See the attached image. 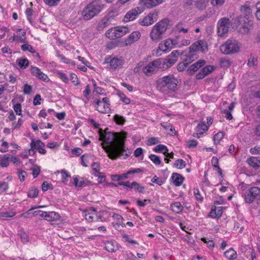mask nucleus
I'll use <instances>...</instances> for the list:
<instances>
[{
	"mask_svg": "<svg viewBox=\"0 0 260 260\" xmlns=\"http://www.w3.org/2000/svg\"><path fill=\"white\" fill-rule=\"evenodd\" d=\"M11 155L6 154L4 155L0 161V166L1 167H7L9 165V160H10V157Z\"/></svg>",
	"mask_w": 260,
	"mask_h": 260,
	"instance_id": "obj_33",
	"label": "nucleus"
},
{
	"mask_svg": "<svg viewBox=\"0 0 260 260\" xmlns=\"http://www.w3.org/2000/svg\"><path fill=\"white\" fill-rule=\"evenodd\" d=\"M184 179V178L180 174L177 173H173L171 176V180L176 186H180L182 184Z\"/></svg>",
	"mask_w": 260,
	"mask_h": 260,
	"instance_id": "obj_25",
	"label": "nucleus"
},
{
	"mask_svg": "<svg viewBox=\"0 0 260 260\" xmlns=\"http://www.w3.org/2000/svg\"><path fill=\"white\" fill-rule=\"evenodd\" d=\"M105 7L102 0H94L88 4L81 12L85 20H89L97 16Z\"/></svg>",
	"mask_w": 260,
	"mask_h": 260,
	"instance_id": "obj_3",
	"label": "nucleus"
},
{
	"mask_svg": "<svg viewBox=\"0 0 260 260\" xmlns=\"http://www.w3.org/2000/svg\"><path fill=\"white\" fill-rule=\"evenodd\" d=\"M134 188L136 190H137L139 193H144L145 192V187L142 186L141 184L136 182L135 184Z\"/></svg>",
	"mask_w": 260,
	"mask_h": 260,
	"instance_id": "obj_52",
	"label": "nucleus"
},
{
	"mask_svg": "<svg viewBox=\"0 0 260 260\" xmlns=\"http://www.w3.org/2000/svg\"><path fill=\"white\" fill-rule=\"evenodd\" d=\"M188 49V53L184 55V53H182L181 55L184 57L182 59H184L189 64L197 58L196 51H201L202 52H205L208 51V45L205 41L199 40L192 44Z\"/></svg>",
	"mask_w": 260,
	"mask_h": 260,
	"instance_id": "obj_4",
	"label": "nucleus"
},
{
	"mask_svg": "<svg viewBox=\"0 0 260 260\" xmlns=\"http://www.w3.org/2000/svg\"><path fill=\"white\" fill-rule=\"evenodd\" d=\"M91 168L93 171H94V174H101L102 173L100 172V166L98 162H93L91 165Z\"/></svg>",
	"mask_w": 260,
	"mask_h": 260,
	"instance_id": "obj_55",
	"label": "nucleus"
},
{
	"mask_svg": "<svg viewBox=\"0 0 260 260\" xmlns=\"http://www.w3.org/2000/svg\"><path fill=\"white\" fill-rule=\"evenodd\" d=\"M105 35L111 40L119 38V34L118 32L117 27L108 29L106 31Z\"/></svg>",
	"mask_w": 260,
	"mask_h": 260,
	"instance_id": "obj_27",
	"label": "nucleus"
},
{
	"mask_svg": "<svg viewBox=\"0 0 260 260\" xmlns=\"http://www.w3.org/2000/svg\"><path fill=\"white\" fill-rule=\"evenodd\" d=\"M172 210L173 212L179 213L182 212L183 207L180 202H175L171 206Z\"/></svg>",
	"mask_w": 260,
	"mask_h": 260,
	"instance_id": "obj_34",
	"label": "nucleus"
},
{
	"mask_svg": "<svg viewBox=\"0 0 260 260\" xmlns=\"http://www.w3.org/2000/svg\"><path fill=\"white\" fill-rule=\"evenodd\" d=\"M178 83L177 78L173 74H169L156 81V88L162 93L169 94L177 90Z\"/></svg>",
	"mask_w": 260,
	"mask_h": 260,
	"instance_id": "obj_2",
	"label": "nucleus"
},
{
	"mask_svg": "<svg viewBox=\"0 0 260 260\" xmlns=\"http://www.w3.org/2000/svg\"><path fill=\"white\" fill-rule=\"evenodd\" d=\"M259 194L260 188L252 187L246 191L245 194V201L246 203H251Z\"/></svg>",
	"mask_w": 260,
	"mask_h": 260,
	"instance_id": "obj_7",
	"label": "nucleus"
},
{
	"mask_svg": "<svg viewBox=\"0 0 260 260\" xmlns=\"http://www.w3.org/2000/svg\"><path fill=\"white\" fill-rule=\"evenodd\" d=\"M158 68L155 60L150 62L146 66L144 67L142 71L147 76H151L158 71Z\"/></svg>",
	"mask_w": 260,
	"mask_h": 260,
	"instance_id": "obj_12",
	"label": "nucleus"
},
{
	"mask_svg": "<svg viewBox=\"0 0 260 260\" xmlns=\"http://www.w3.org/2000/svg\"><path fill=\"white\" fill-rule=\"evenodd\" d=\"M142 170L139 168L134 169L127 171L126 173L121 175H114L111 176V179L113 181H119L121 180L127 179L128 175L135 173L142 172Z\"/></svg>",
	"mask_w": 260,
	"mask_h": 260,
	"instance_id": "obj_14",
	"label": "nucleus"
},
{
	"mask_svg": "<svg viewBox=\"0 0 260 260\" xmlns=\"http://www.w3.org/2000/svg\"><path fill=\"white\" fill-rule=\"evenodd\" d=\"M206 63V61L203 59H200L194 63L191 64L187 70V73L189 75H192L196 72H197L200 68L203 67Z\"/></svg>",
	"mask_w": 260,
	"mask_h": 260,
	"instance_id": "obj_18",
	"label": "nucleus"
},
{
	"mask_svg": "<svg viewBox=\"0 0 260 260\" xmlns=\"http://www.w3.org/2000/svg\"><path fill=\"white\" fill-rule=\"evenodd\" d=\"M124 62V60L122 57H114L111 58V56L106 57L104 63H109L110 69L116 70L119 67H121Z\"/></svg>",
	"mask_w": 260,
	"mask_h": 260,
	"instance_id": "obj_8",
	"label": "nucleus"
},
{
	"mask_svg": "<svg viewBox=\"0 0 260 260\" xmlns=\"http://www.w3.org/2000/svg\"><path fill=\"white\" fill-rule=\"evenodd\" d=\"M15 215V212L13 211L10 212H2L0 213V217L2 218H11Z\"/></svg>",
	"mask_w": 260,
	"mask_h": 260,
	"instance_id": "obj_45",
	"label": "nucleus"
},
{
	"mask_svg": "<svg viewBox=\"0 0 260 260\" xmlns=\"http://www.w3.org/2000/svg\"><path fill=\"white\" fill-rule=\"evenodd\" d=\"M32 91V86L27 84H25L23 87V92L25 94H29Z\"/></svg>",
	"mask_w": 260,
	"mask_h": 260,
	"instance_id": "obj_59",
	"label": "nucleus"
},
{
	"mask_svg": "<svg viewBox=\"0 0 260 260\" xmlns=\"http://www.w3.org/2000/svg\"><path fill=\"white\" fill-rule=\"evenodd\" d=\"M224 136L223 132H219L217 134H215L213 137L214 143L215 145H217L219 143L220 141L222 139Z\"/></svg>",
	"mask_w": 260,
	"mask_h": 260,
	"instance_id": "obj_37",
	"label": "nucleus"
},
{
	"mask_svg": "<svg viewBox=\"0 0 260 260\" xmlns=\"http://www.w3.org/2000/svg\"><path fill=\"white\" fill-rule=\"evenodd\" d=\"M115 12L114 10L111 11L107 16H105L97 25V29L99 31L103 30L105 27L109 26L111 21L115 17Z\"/></svg>",
	"mask_w": 260,
	"mask_h": 260,
	"instance_id": "obj_10",
	"label": "nucleus"
},
{
	"mask_svg": "<svg viewBox=\"0 0 260 260\" xmlns=\"http://www.w3.org/2000/svg\"><path fill=\"white\" fill-rule=\"evenodd\" d=\"M183 25V23L180 22L176 25V28L179 32L183 31L184 33H187L188 31V29L183 28L182 26Z\"/></svg>",
	"mask_w": 260,
	"mask_h": 260,
	"instance_id": "obj_50",
	"label": "nucleus"
},
{
	"mask_svg": "<svg viewBox=\"0 0 260 260\" xmlns=\"http://www.w3.org/2000/svg\"><path fill=\"white\" fill-rule=\"evenodd\" d=\"M208 129V126L205 123H199L195 129L196 133H194L193 136L199 138L203 134L204 132Z\"/></svg>",
	"mask_w": 260,
	"mask_h": 260,
	"instance_id": "obj_22",
	"label": "nucleus"
},
{
	"mask_svg": "<svg viewBox=\"0 0 260 260\" xmlns=\"http://www.w3.org/2000/svg\"><path fill=\"white\" fill-rule=\"evenodd\" d=\"M162 2V0H140L139 5L140 7L145 9H149L155 7Z\"/></svg>",
	"mask_w": 260,
	"mask_h": 260,
	"instance_id": "obj_15",
	"label": "nucleus"
},
{
	"mask_svg": "<svg viewBox=\"0 0 260 260\" xmlns=\"http://www.w3.org/2000/svg\"><path fill=\"white\" fill-rule=\"evenodd\" d=\"M141 37V33L138 31H135L132 32L127 38H126L124 43L126 46L130 45L132 44L137 41Z\"/></svg>",
	"mask_w": 260,
	"mask_h": 260,
	"instance_id": "obj_20",
	"label": "nucleus"
},
{
	"mask_svg": "<svg viewBox=\"0 0 260 260\" xmlns=\"http://www.w3.org/2000/svg\"><path fill=\"white\" fill-rule=\"evenodd\" d=\"M154 150L155 152H162L164 154L168 153V151L167 146L162 144H159L155 146L154 148Z\"/></svg>",
	"mask_w": 260,
	"mask_h": 260,
	"instance_id": "obj_39",
	"label": "nucleus"
},
{
	"mask_svg": "<svg viewBox=\"0 0 260 260\" xmlns=\"http://www.w3.org/2000/svg\"><path fill=\"white\" fill-rule=\"evenodd\" d=\"M248 165L254 168H257L259 167V157H251L248 158L247 160Z\"/></svg>",
	"mask_w": 260,
	"mask_h": 260,
	"instance_id": "obj_30",
	"label": "nucleus"
},
{
	"mask_svg": "<svg viewBox=\"0 0 260 260\" xmlns=\"http://www.w3.org/2000/svg\"><path fill=\"white\" fill-rule=\"evenodd\" d=\"M230 25V19L223 17L221 18L218 22L217 25L218 34L219 36H222L228 32Z\"/></svg>",
	"mask_w": 260,
	"mask_h": 260,
	"instance_id": "obj_9",
	"label": "nucleus"
},
{
	"mask_svg": "<svg viewBox=\"0 0 260 260\" xmlns=\"http://www.w3.org/2000/svg\"><path fill=\"white\" fill-rule=\"evenodd\" d=\"M257 64V59L256 57L250 56L248 59L247 65L249 67H254Z\"/></svg>",
	"mask_w": 260,
	"mask_h": 260,
	"instance_id": "obj_43",
	"label": "nucleus"
},
{
	"mask_svg": "<svg viewBox=\"0 0 260 260\" xmlns=\"http://www.w3.org/2000/svg\"><path fill=\"white\" fill-rule=\"evenodd\" d=\"M113 120L117 125H123L126 121L125 119L123 116L118 114H115L114 116Z\"/></svg>",
	"mask_w": 260,
	"mask_h": 260,
	"instance_id": "obj_35",
	"label": "nucleus"
},
{
	"mask_svg": "<svg viewBox=\"0 0 260 260\" xmlns=\"http://www.w3.org/2000/svg\"><path fill=\"white\" fill-rule=\"evenodd\" d=\"M117 29L118 34H119V38L122 37L123 36L129 32L128 27L126 26H117Z\"/></svg>",
	"mask_w": 260,
	"mask_h": 260,
	"instance_id": "obj_36",
	"label": "nucleus"
},
{
	"mask_svg": "<svg viewBox=\"0 0 260 260\" xmlns=\"http://www.w3.org/2000/svg\"><path fill=\"white\" fill-rule=\"evenodd\" d=\"M158 70H165L169 68V66L166 58H158L155 60Z\"/></svg>",
	"mask_w": 260,
	"mask_h": 260,
	"instance_id": "obj_28",
	"label": "nucleus"
},
{
	"mask_svg": "<svg viewBox=\"0 0 260 260\" xmlns=\"http://www.w3.org/2000/svg\"><path fill=\"white\" fill-rule=\"evenodd\" d=\"M13 108L16 114L18 115H21V105L20 103H17L16 104L14 105Z\"/></svg>",
	"mask_w": 260,
	"mask_h": 260,
	"instance_id": "obj_58",
	"label": "nucleus"
},
{
	"mask_svg": "<svg viewBox=\"0 0 260 260\" xmlns=\"http://www.w3.org/2000/svg\"><path fill=\"white\" fill-rule=\"evenodd\" d=\"M144 11V8L137 7L129 11L125 15L123 18L124 22H128L134 20L136 17Z\"/></svg>",
	"mask_w": 260,
	"mask_h": 260,
	"instance_id": "obj_11",
	"label": "nucleus"
},
{
	"mask_svg": "<svg viewBox=\"0 0 260 260\" xmlns=\"http://www.w3.org/2000/svg\"><path fill=\"white\" fill-rule=\"evenodd\" d=\"M223 207H212L210 216L212 218H219L223 213Z\"/></svg>",
	"mask_w": 260,
	"mask_h": 260,
	"instance_id": "obj_26",
	"label": "nucleus"
},
{
	"mask_svg": "<svg viewBox=\"0 0 260 260\" xmlns=\"http://www.w3.org/2000/svg\"><path fill=\"white\" fill-rule=\"evenodd\" d=\"M60 173L61 174L62 182L63 183L67 182V181H68L67 178L68 177H70V175H69V173L64 170H62L60 171Z\"/></svg>",
	"mask_w": 260,
	"mask_h": 260,
	"instance_id": "obj_51",
	"label": "nucleus"
},
{
	"mask_svg": "<svg viewBox=\"0 0 260 260\" xmlns=\"http://www.w3.org/2000/svg\"><path fill=\"white\" fill-rule=\"evenodd\" d=\"M168 20L165 19L153 26L150 32V37L152 41L158 42L162 39V36L168 28Z\"/></svg>",
	"mask_w": 260,
	"mask_h": 260,
	"instance_id": "obj_5",
	"label": "nucleus"
},
{
	"mask_svg": "<svg viewBox=\"0 0 260 260\" xmlns=\"http://www.w3.org/2000/svg\"><path fill=\"white\" fill-rule=\"evenodd\" d=\"M91 81L93 84L94 90V91L98 93L102 94L103 93L104 89L97 86L96 82L94 79H92Z\"/></svg>",
	"mask_w": 260,
	"mask_h": 260,
	"instance_id": "obj_49",
	"label": "nucleus"
},
{
	"mask_svg": "<svg viewBox=\"0 0 260 260\" xmlns=\"http://www.w3.org/2000/svg\"><path fill=\"white\" fill-rule=\"evenodd\" d=\"M173 46V42L172 39H167L164 43L159 44L158 50L164 52H167L170 50Z\"/></svg>",
	"mask_w": 260,
	"mask_h": 260,
	"instance_id": "obj_21",
	"label": "nucleus"
},
{
	"mask_svg": "<svg viewBox=\"0 0 260 260\" xmlns=\"http://www.w3.org/2000/svg\"><path fill=\"white\" fill-rule=\"evenodd\" d=\"M42 189L43 191H46L49 189H52V185L47 181H44L42 185Z\"/></svg>",
	"mask_w": 260,
	"mask_h": 260,
	"instance_id": "obj_57",
	"label": "nucleus"
},
{
	"mask_svg": "<svg viewBox=\"0 0 260 260\" xmlns=\"http://www.w3.org/2000/svg\"><path fill=\"white\" fill-rule=\"evenodd\" d=\"M21 48L23 51H28L31 53H36V50L33 48L32 46L27 44H23L21 46Z\"/></svg>",
	"mask_w": 260,
	"mask_h": 260,
	"instance_id": "obj_42",
	"label": "nucleus"
},
{
	"mask_svg": "<svg viewBox=\"0 0 260 260\" xmlns=\"http://www.w3.org/2000/svg\"><path fill=\"white\" fill-rule=\"evenodd\" d=\"M224 256L229 260H234L237 257L236 252L232 248L226 250L224 253Z\"/></svg>",
	"mask_w": 260,
	"mask_h": 260,
	"instance_id": "obj_31",
	"label": "nucleus"
},
{
	"mask_svg": "<svg viewBox=\"0 0 260 260\" xmlns=\"http://www.w3.org/2000/svg\"><path fill=\"white\" fill-rule=\"evenodd\" d=\"M256 11L255 15L257 19L260 20V2H257L256 4Z\"/></svg>",
	"mask_w": 260,
	"mask_h": 260,
	"instance_id": "obj_64",
	"label": "nucleus"
},
{
	"mask_svg": "<svg viewBox=\"0 0 260 260\" xmlns=\"http://www.w3.org/2000/svg\"><path fill=\"white\" fill-rule=\"evenodd\" d=\"M17 31H20L22 37L18 36L17 35H14L13 36H12L10 39V41H19L21 43H25L26 42L25 35H26V31L21 28H18L17 29Z\"/></svg>",
	"mask_w": 260,
	"mask_h": 260,
	"instance_id": "obj_24",
	"label": "nucleus"
},
{
	"mask_svg": "<svg viewBox=\"0 0 260 260\" xmlns=\"http://www.w3.org/2000/svg\"><path fill=\"white\" fill-rule=\"evenodd\" d=\"M16 63L22 69H26L29 65V61L27 58H18L16 60Z\"/></svg>",
	"mask_w": 260,
	"mask_h": 260,
	"instance_id": "obj_32",
	"label": "nucleus"
},
{
	"mask_svg": "<svg viewBox=\"0 0 260 260\" xmlns=\"http://www.w3.org/2000/svg\"><path fill=\"white\" fill-rule=\"evenodd\" d=\"M47 212L43 211L41 210L35 211L32 213V214L35 216H39L41 218H43L46 220Z\"/></svg>",
	"mask_w": 260,
	"mask_h": 260,
	"instance_id": "obj_46",
	"label": "nucleus"
},
{
	"mask_svg": "<svg viewBox=\"0 0 260 260\" xmlns=\"http://www.w3.org/2000/svg\"><path fill=\"white\" fill-rule=\"evenodd\" d=\"M8 184L6 182L0 183V193L6 191L8 188Z\"/></svg>",
	"mask_w": 260,
	"mask_h": 260,
	"instance_id": "obj_63",
	"label": "nucleus"
},
{
	"mask_svg": "<svg viewBox=\"0 0 260 260\" xmlns=\"http://www.w3.org/2000/svg\"><path fill=\"white\" fill-rule=\"evenodd\" d=\"M39 193V190L37 188H32L31 189L29 190L27 192V196L29 198H34L38 196Z\"/></svg>",
	"mask_w": 260,
	"mask_h": 260,
	"instance_id": "obj_41",
	"label": "nucleus"
},
{
	"mask_svg": "<svg viewBox=\"0 0 260 260\" xmlns=\"http://www.w3.org/2000/svg\"><path fill=\"white\" fill-rule=\"evenodd\" d=\"M212 6L215 7H220L223 5L225 0H210Z\"/></svg>",
	"mask_w": 260,
	"mask_h": 260,
	"instance_id": "obj_53",
	"label": "nucleus"
},
{
	"mask_svg": "<svg viewBox=\"0 0 260 260\" xmlns=\"http://www.w3.org/2000/svg\"><path fill=\"white\" fill-rule=\"evenodd\" d=\"M194 194L196 199L200 202H202L203 197L200 194V191L198 189H194Z\"/></svg>",
	"mask_w": 260,
	"mask_h": 260,
	"instance_id": "obj_61",
	"label": "nucleus"
},
{
	"mask_svg": "<svg viewBox=\"0 0 260 260\" xmlns=\"http://www.w3.org/2000/svg\"><path fill=\"white\" fill-rule=\"evenodd\" d=\"M215 69L213 66L208 65L203 68L201 71L196 75V79L197 80L202 79L210 73H212Z\"/></svg>",
	"mask_w": 260,
	"mask_h": 260,
	"instance_id": "obj_16",
	"label": "nucleus"
},
{
	"mask_svg": "<svg viewBox=\"0 0 260 260\" xmlns=\"http://www.w3.org/2000/svg\"><path fill=\"white\" fill-rule=\"evenodd\" d=\"M149 158L156 165H160L161 163L160 158L157 155L154 154H150L149 156Z\"/></svg>",
	"mask_w": 260,
	"mask_h": 260,
	"instance_id": "obj_44",
	"label": "nucleus"
},
{
	"mask_svg": "<svg viewBox=\"0 0 260 260\" xmlns=\"http://www.w3.org/2000/svg\"><path fill=\"white\" fill-rule=\"evenodd\" d=\"M60 218V216L56 212H47L46 220L49 221H53L59 220Z\"/></svg>",
	"mask_w": 260,
	"mask_h": 260,
	"instance_id": "obj_29",
	"label": "nucleus"
},
{
	"mask_svg": "<svg viewBox=\"0 0 260 260\" xmlns=\"http://www.w3.org/2000/svg\"><path fill=\"white\" fill-rule=\"evenodd\" d=\"M198 145V142L196 140H190L187 142V147L189 148H194Z\"/></svg>",
	"mask_w": 260,
	"mask_h": 260,
	"instance_id": "obj_60",
	"label": "nucleus"
},
{
	"mask_svg": "<svg viewBox=\"0 0 260 260\" xmlns=\"http://www.w3.org/2000/svg\"><path fill=\"white\" fill-rule=\"evenodd\" d=\"M188 65L187 62L185 61L184 59H183L182 62H180L177 67V70L179 72H182L185 69V68Z\"/></svg>",
	"mask_w": 260,
	"mask_h": 260,
	"instance_id": "obj_48",
	"label": "nucleus"
},
{
	"mask_svg": "<svg viewBox=\"0 0 260 260\" xmlns=\"http://www.w3.org/2000/svg\"><path fill=\"white\" fill-rule=\"evenodd\" d=\"M30 70L32 75L38 79L45 82H48L49 81V78L48 76L43 73L39 68L31 66Z\"/></svg>",
	"mask_w": 260,
	"mask_h": 260,
	"instance_id": "obj_13",
	"label": "nucleus"
},
{
	"mask_svg": "<svg viewBox=\"0 0 260 260\" xmlns=\"http://www.w3.org/2000/svg\"><path fill=\"white\" fill-rule=\"evenodd\" d=\"M57 75H58V77L63 82H64L65 83H68V82H69L68 78V77L67 76V75L64 73H63L62 72H58L57 73Z\"/></svg>",
	"mask_w": 260,
	"mask_h": 260,
	"instance_id": "obj_54",
	"label": "nucleus"
},
{
	"mask_svg": "<svg viewBox=\"0 0 260 260\" xmlns=\"http://www.w3.org/2000/svg\"><path fill=\"white\" fill-rule=\"evenodd\" d=\"M99 140L109 144L103 148L110 159L115 160L121 156H124L125 158L130 155L125 146V137L118 133L104 132L102 128L99 130Z\"/></svg>",
	"mask_w": 260,
	"mask_h": 260,
	"instance_id": "obj_1",
	"label": "nucleus"
},
{
	"mask_svg": "<svg viewBox=\"0 0 260 260\" xmlns=\"http://www.w3.org/2000/svg\"><path fill=\"white\" fill-rule=\"evenodd\" d=\"M118 95L121 101L124 103L125 104H128L131 102V100L129 98H127L125 95L121 92L118 93Z\"/></svg>",
	"mask_w": 260,
	"mask_h": 260,
	"instance_id": "obj_47",
	"label": "nucleus"
},
{
	"mask_svg": "<svg viewBox=\"0 0 260 260\" xmlns=\"http://www.w3.org/2000/svg\"><path fill=\"white\" fill-rule=\"evenodd\" d=\"M18 235L20 236L21 241L23 243H26V242H28V237L25 233L21 232L19 233L18 234Z\"/></svg>",
	"mask_w": 260,
	"mask_h": 260,
	"instance_id": "obj_62",
	"label": "nucleus"
},
{
	"mask_svg": "<svg viewBox=\"0 0 260 260\" xmlns=\"http://www.w3.org/2000/svg\"><path fill=\"white\" fill-rule=\"evenodd\" d=\"M186 165V164L185 161L182 159L176 160L174 163V166L180 169L185 168Z\"/></svg>",
	"mask_w": 260,
	"mask_h": 260,
	"instance_id": "obj_40",
	"label": "nucleus"
},
{
	"mask_svg": "<svg viewBox=\"0 0 260 260\" xmlns=\"http://www.w3.org/2000/svg\"><path fill=\"white\" fill-rule=\"evenodd\" d=\"M155 15V14L154 13H149L142 19L139 20V24L145 26H148L152 24L156 20V18H154Z\"/></svg>",
	"mask_w": 260,
	"mask_h": 260,
	"instance_id": "obj_17",
	"label": "nucleus"
},
{
	"mask_svg": "<svg viewBox=\"0 0 260 260\" xmlns=\"http://www.w3.org/2000/svg\"><path fill=\"white\" fill-rule=\"evenodd\" d=\"M70 78L72 82V83L76 86L79 84V80L78 79L77 76L74 73L71 74Z\"/></svg>",
	"mask_w": 260,
	"mask_h": 260,
	"instance_id": "obj_56",
	"label": "nucleus"
},
{
	"mask_svg": "<svg viewBox=\"0 0 260 260\" xmlns=\"http://www.w3.org/2000/svg\"><path fill=\"white\" fill-rule=\"evenodd\" d=\"M115 242L112 241H108L105 243V248L109 252H113L115 251Z\"/></svg>",
	"mask_w": 260,
	"mask_h": 260,
	"instance_id": "obj_38",
	"label": "nucleus"
},
{
	"mask_svg": "<svg viewBox=\"0 0 260 260\" xmlns=\"http://www.w3.org/2000/svg\"><path fill=\"white\" fill-rule=\"evenodd\" d=\"M240 50L238 43L235 40H228L220 47V51L224 54H230L238 52Z\"/></svg>",
	"mask_w": 260,
	"mask_h": 260,
	"instance_id": "obj_6",
	"label": "nucleus"
},
{
	"mask_svg": "<svg viewBox=\"0 0 260 260\" xmlns=\"http://www.w3.org/2000/svg\"><path fill=\"white\" fill-rule=\"evenodd\" d=\"M109 104H106L103 103L101 100H98L95 102V107L96 110L99 112L102 113H108L110 111L109 107Z\"/></svg>",
	"mask_w": 260,
	"mask_h": 260,
	"instance_id": "obj_19",
	"label": "nucleus"
},
{
	"mask_svg": "<svg viewBox=\"0 0 260 260\" xmlns=\"http://www.w3.org/2000/svg\"><path fill=\"white\" fill-rule=\"evenodd\" d=\"M30 146L31 148L29 150V153L30 155L31 152H33V154H35L36 153L35 149L44 148L45 147V144L40 140L36 141L34 139H32L30 143Z\"/></svg>",
	"mask_w": 260,
	"mask_h": 260,
	"instance_id": "obj_23",
	"label": "nucleus"
}]
</instances>
